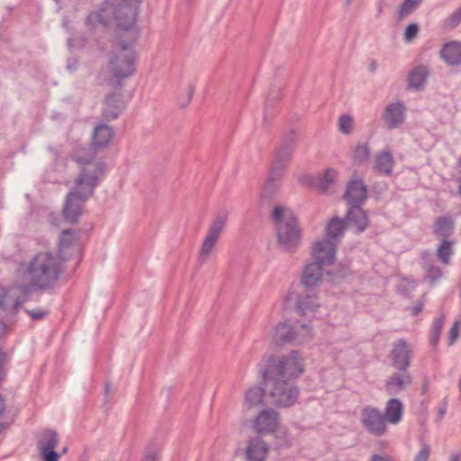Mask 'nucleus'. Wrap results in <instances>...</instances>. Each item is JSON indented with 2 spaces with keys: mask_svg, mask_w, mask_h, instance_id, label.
I'll list each match as a JSON object with an SVG mask.
<instances>
[{
  "mask_svg": "<svg viewBox=\"0 0 461 461\" xmlns=\"http://www.w3.org/2000/svg\"><path fill=\"white\" fill-rule=\"evenodd\" d=\"M304 372V359L297 350L281 357L263 359L258 373L269 388L272 403L276 407L293 406L298 400L299 389L293 380Z\"/></svg>",
  "mask_w": 461,
  "mask_h": 461,
  "instance_id": "nucleus-1",
  "label": "nucleus"
},
{
  "mask_svg": "<svg viewBox=\"0 0 461 461\" xmlns=\"http://www.w3.org/2000/svg\"><path fill=\"white\" fill-rule=\"evenodd\" d=\"M64 258L47 250L37 253L21 273L32 290L46 291L57 286L65 271Z\"/></svg>",
  "mask_w": 461,
  "mask_h": 461,
  "instance_id": "nucleus-2",
  "label": "nucleus"
},
{
  "mask_svg": "<svg viewBox=\"0 0 461 461\" xmlns=\"http://www.w3.org/2000/svg\"><path fill=\"white\" fill-rule=\"evenodd\" d=\"M138 6V0H121L117 5L105 1L98 12L88 15L87 23L93 27L96 24L106 27L113 23L120 30L128 32L130 40L133 41L137 38L134 23Z\"/></svg>",
  "mask_w": 461,
  "mask_h": 461,
  "instance_id": "nucleus-3",
  "label": "nucleus"
},
{
  "mask_svg": "<svg viewBox=\"0 0 461 461\" xmlns=\"http://www.w3.org/2000/svg\"><path fill=\"white\" fill-rule=\"evenodd\" d=\"M272 219L276 223L278 245L286 252H294L301 242V232L295 217L285 207L276 206Z\"/></svg>",
  "mask_w": 461,
  "mask_h": 461,
  "instance_id": "nucleus-4",
  "label": "nucleus"
},
{
  "mask_svg": "<svg viewBox=\"0 0 461 461\" xmlns=\"http://www.w3.org/2000/svg\"><path fill=\"white\" fill-rule=\"evenodd\" d=\"M332 246L329 242H315L312 248V262L307 264L302 274L301 282L306 287L318 285L323 276V267L331 265L335 258L332 257Z\"/></svg>",
  "mask_w": 461,
  "mask_h": 461,
  "instance_id": "nucleus-5",
  "label": "nucleus"
},
{
  "mask_svg": "<svg viewBox=\"0 0 461 461\" xmlns=\"http://www.w3.org/2000/svg\"><path fill=\"white\" fill-rule=\"evenodd\" d=\"M96 186L93 180L90 182H84L82 178L74 180V185L67 194L62 211L63 217L67 221L70 223L77 221L85 203L94 194Z\"/></svg>",
  "mask_w": 461,
  "mask_h": 461,
  "instance_id": "nucleus-6",
  "label": "nucleus"
},
{
  "mask_svg": "<svg viewBox=\"0 0 461 461\" xmlns=\"http://www.w3.org/2000/svg\"><path fill=\"white\" fill-rule=\"evenodd\" d=\"M98 149L94 148L93 144L88 147L83 146L75 149L72 158L80 165V171L75 179L82 178L84 182L93 180L94 185H98L105 168L104 163L96 159Z\"/></svg>",
  "mask_w": 461,
  "mask_h": 461,
  "instance_id": "nucleus-7",
  "label": "nucleus"
},
{
  "mask_svg": "<svg viewBox=\"0 0 461 461\" xmlns=\"http://www.w3.org/2000/svg\"><path fill=\"white\" fill-rule=\"evenodd\" d=\"M135 71V52L131 43L122 40L113 50L109 62L111 77L121 85L122 81Z\"/></svg>",
  "mask_w": 461,
  "mask_h": 461,
  "instance_id": "nucleus-8",
  "label": "nucleus"
},
{
  "mask_svg": "<svg viewBox=\"0 0 461 461\" xmlns=\"http://www.w3.org/2000/svg\"><path fill=\"white\" fill-rule=\"evenodd\" d=\"M312 338L311 329L304 324L290 326L285 322H280L274 328L272 343L276 347H284L286 344H302Z\"/></svg>",
  "mask_w": 461,
  "mask_h": 461,
  "instance_id": "nucleus-9",
  "label": "nucleus"
},
{
  "mask_svg": "<svg viewBox=\"0 0 461 461\" xmlns=\"http://www.w3.org/2000/svg\"><path fill=\"white\" fill-rule=\"evenodd\" d=\"M360 421L365 429L375 437L383 436L387 430L384 414L377 408L366 406L361 411Z\"/></svg>",
  "mask_w": 461,
  "mask_h": 461,
  "instance_id": "nucleus-10",
  "label": "nucleus"
},
{
  "mask_svg": "<svg viewBox=\"0 0 461 461\" xmlns=\"http://www.w3.org/2000/svg\"><path fill=\"white\" fill-rule=\"evenodd\" d=\"M412 351L407 341L401 339L393 344L391 360L393 366L399 371H405L411 366Z\"/></svg>",
  "mask_w": 461,
  "mask_h": 461,
  "instance_id": "nucleus-11",
  "label": "nucleus"
},
{
  "mask_svg": "<svg viewBox=\"0 0 461 461\" xmlns=\"http://www.w3.org/2000/svg\"><path fill=\"white\" fill-rule=\"evenodd\" d=\"M367 198V187L358 176H354L347 185L344 199L349 205H361Z\"/></svg>",
  "mask_w": 461,
  "mask_h": 461,
  "instance_id": "nucleus-12",
  "label": "nucleus"
},
{
  "mask_svg": "<svg viewBox=\"0 0 461 461\" xmlns=\"http://www.w3.org/2000/svg\"><path fill=\"white\" fill-rule=\"evenodd\" d=\"M59 438L55 431L47 430L43 432L38 442V448L44 461H58L59 454L55 451Z\"/></svg>",
  "mask_w": 461,
  "mask_h": 461,
  "instance_id": "nucleus-13",
  "label": "nucleus"
},
{
  "mask_svg": "<svg viewBox=\"0 0 461 461\" xmlns=\"http://www.w3.org/2000/svg\"><path fill=\"white\" fill-rule=\"evenodd\" d=\"M278 421V413L273 409H266L256 417L254 428L258 434H270L276 429Z\"/></svg>",
  "mask_w": 461,
  "mask_h": 461,
  "instance_id": "nucleus-14",
  "label": "nucleus"
},
{
  "mask_svg": "<svg viewBox=\"0 0 461 461\" xmlns=\"http://www.w3.org/2000/svg\"><path fill=\"white\" fill-rule=\"evenodd\" d=\"M348 225L345 220L339 217H333L326 226V238L317 242H329L332 246V257L335 258L336 249L339 240L344 235Z\"/></svg>",
  "mask_w": 461,
  "mask_h": 461,
  "instance_id": "nucleus-15",
  "label": "nucleus"
},
{
  "mask_svg": "<svg viewBox=\"0 0 461 461\" xmlns=\"http://www.w3.org/2000/svg\"><path fill=\"white\" fill-rule=\"evenodd\" d=\"M405 111L402 103H391L385 107L382 118L389 129H397L404 122Z\"/></svg>",
  "mask_w": 461,
  "mask_h": 461,
  "instance_id": "nucleus-16",
  "label": "nucleus"
},
{
  "mask_svg": "<svg viewBox=\"0 0 461 461\" xmlns=\"http://www.w3.org/2000/svg\"><path fill=\"white\" fill-rule=\"evenodd\" d=\"M412 383V376L408 370L393 373L385 380L384 387L388 394L394 395L404 391Z\"/></svg>",
  "mask_w": 461,
  "mask_h": 461,
  "instance_id": "nucleus-17",
  "label": "nucleus"
},
{
  "mask_svg": "<svg viewBox=\"0 0 461 461\" xmlns=\"http://www.w3.org/2000/svg\"><path fill=\"white\" fill-rule=\"evenodd\" d=\"M78 251L75 232L72 230H63L59 238V249L55 254L64 258V262H67L75 252Z\"/></svg>",
  "mask_w": 461,
  "mask_h": 461,
  "instance_id": "nucleus-18",
  "label": "nucleus"
},
{
  "mask_svg": "<svg viewBox=\"0 0 461 461\" xmlns=\"http://www.w3.org/2000/svg\"><path fill=\"white\" fill-rule=\"evenodd\" d=\"M347 225L354 228L357 233L363 232L368 226L369 221L366 212L361 205H350L346 219Z\"/></svg>",
  "mask_w": 461,
  "mask_h": 461,
  "instance_id": "nucleus-19",
  "label": "nucleus"
},
{
  "mask_svg": "<svg viewBox=\"0 0 461 461\" xmlns=\"http://www.w3.org/2000/svg\"><path fill=\"white\" fill-rule=\"evenodd\" d=\"M22 303L18 287L3 288L0 292V310L16 312Z\"/></svg>",
  "mask_w": 461,
  "mask_h": 461,
  "instance_id": "nucleus-20",
  "label": "nucleus"
},
{
  "mask_svg": "<svg viewBox=\"0 0 461 461\" xmlns=\"http://www.w3.org/2000/svg\"><path fill=\"white\" fill-rule=\"evenodd\" d=\"M295 142V133L291 131L276 149L274 160L288 166L292 160Z\"/></svg>",
  "mask_w": 461,
  "mask_h": 461,
  "instance_id": "nucleus-21",
  "label": "nucleus"
},
{
  "mask_svg": "<svg viewBox=\"0 0 461 461\" xmlns=\"http://www.w3.org/2000/svg\"><path fill=\"white\" fill-rule=\"evenodd\" d=\"M123 109L124 103L122 100V95L120 93L112 94L108 95L104 101L103 116L106 120H114L119 116Z\"/></svg>",
  "mask_w": 461,
  "mask_h": 461,
  "instance_id": "nucleus-22",
  "label": "nucleus"
},
{
  "mask_svg": "<svg viewBox=\"0 0 461 461\" xmlns=\"http://www.w3.org/2000/svg\"><path fill=\"white\" fill-rule=\"evenodd\" d=\"M395 166V160L389 149H383L375 155L374 170L383 176H391Z\"/></svg>",
  "mask_w": 461,
  "mask_h": 461,
  "instance_id": "nucleus-23",
  "label": "nucleus"
},
{
  "mask_svg": "<svg viewBox=\"0 0 461 461\" xmlns=\"http://www.w3.org/2000/svg\"><path fill=\"white\" fill-rule=\"evenodd\" d=\"M269 451L268 445L259 438H251L247 446L246 456L249 461H264Z\"/></svg>",
  "mask_w": 461,
  "mask_h": 461,
  "instance_id": "nucleus-24",
  "label": "nucleus"
},
{
  "mask_svg": "<svg viewBox=\"0 0 461 461\" xmlns=\"http://www.w3.org/2000/svg\"><path fill=\"white\" fill-rule=\"evenodd\" d=\"M440 57L449 66L461 64V42L452 41L444 44L440 50Z\"/></svg>",
  "mask_w": 461,
  "mask_h": 461,
  "instance_id": "nucleus-25",
  "label": "nucleus"
},
{
  "mask_svg": "<svg viewBox=\"0 0 461 461\" xmlns=\"http://www.w3.org/2000/svg\"><path fill=\"white\" fill-rule=\"evenodd\" d=\"M113 136L114 133L113 129L104 123H101L94 130L92 144L95 149H104L109 146Z\"/></svg>",
  "mask_w": 461,
  "mask_h": 461,
  "instance_id": "nucleus-26",
  "label": "nucleus"
},
{
  "mask_svg": "<svg viewBox=\"0 0 461 461\" xmlns=\"http://www.w3.org/2000/svg\"><path fill=\"white\" fill-rule=\"evenodd\" d=\"M455 221L450 215L439 216L435 220L434 234L442 240H447L454 233Z\"/></svg>",
  "mask_w": 461,
  "mask_h": 461,
  "instance_id": "nucleus-27",
  "label": "nucleus"
},
{
  "mask_svg": "<svg viewBox=\"0 0 461 461\" xmlns=\"http://www.w3.org/2000/svg\"><path fill=\"white\" fill-rule=\"evenodd\" d=\"M384 417L388 423L398 424L403 414V404L397 398L390 399L385 405Z\"/></svg>",
  "mask_w": 461,
  "mask_h": 461,
  "instance_id": "nucleus-28",
  "label": "nucleus"
},
{
  "mask_svg": "<svg viewBox=\"0 0 461 461\" xmlns=\"http://www.w3.org/2000/svg\"><path fill=\"white\" fill-rule=\"evenodd\" d=\"M244 405L247 409H256L265 405V390L261 387H251L244 395Z\"/></svg>",
  "mask_w": 461,
  "mask_h": 461,
  "instance_id": "nucleus-29",
  "label": "nucleus"
},
{
  "mask_svg": "<svg viewBox=\"0 0 461 461\" xmlns=\"http://www.w3.org/2000/svg\"><path fill=\"white\" fill-rule=\"evenodd\" d=\"M318 307H320V303L316 294H305L298 296L297 309L302 314L307 315Z\"/></svg>",
  "mask_w": 461,
  "mask_h": 461,
  "instance_id": "nucleus-30",
  "label": "nucleus"
},
{
  "mask_svg": "<svg viewBox=\"0 0 461 461\" xmlns=\"http://www.w3.org/2000/svg\"><path fill=\"white\" fill-rule=\"evenodd\" d=\"M338 172L333 168L325 170L316 182V187L321 194H327L336 182Z\"/></svg>",
  "mask_w": 461,
  "mask_h": 461,
  "instance_id": "nucleus-31",
  "label": "nucleus"
},
{
  "mask_svg": "<svg viewBox=\"0 0 461 461\" xmlns=\"http://www.w3.org/2000/svg\"><path fill=\"white\" fill-rule=\"evenodd\" d=\"M287 167L288 166L276 160L273 161L272 167L265 185L266 190H271L275 187V183L279 182L283 178Z\"/></svg>",
  "mask_w": 461,
  "mask_h": 461,
  "instance_id": "nucleus-32",
  "label": "nucleus"
},
{
  "mask_svg": "<svg viewBox=\"0 0 461 461\" xmlns=\"http://www.w3.org/2000/svg\"><path fill=\"white\" fill-rule=\"evenodd\" d=\"M428 77V70L425 67L420 66L413 68L408 77V86L411 89H420L425 83Z\"/></svg>",
  "mask_w": 461,
  "mask_h": 461,
  "instance_id": "nucleus-33",
  "label": "nucleus"
},
{
  "mask_svg": "<svg viewBox=\"0 0 461 461\" xmlns=\"http://www.w3.org/2000/svg\"><path fill=\"white\" fill-rule=\"evenodd\" d=\"M423 0H403L396 11V19L403 21L411 15Z\"/></svg>",
  "mask_w": 461,
  "mask_h": 461,
  "instance_id": "nucleus-34",
  "label": "nucleus"
},
{
  "mask_svg": "<svg viewBox=\"0 0 461 461\" xmlns=\"http://www.w3.org/2000/svg\"><path fill=\"white\" fill-rule=\"evenodd\" d=\"M454 241L448 240H441L437 248L436 255L438 260L446 266L449 265L450 263V258L454 253Z\"/></svg>",
  "mask_w": 461,
  "mask_h": 461,
  "instance_id": "nucleus-35",
  "label": "nucleus"
},
{
  "mask_svg": "<svg viewBox=\"0 0 461 461\" xmlns=\"http://www.w3.org/2000/svg\"><path fill=\"white\" fill-rule=\"evenodd\" d=\"M219 239L206 234L198 255V262L204 264L212 252Z\"/></svg>",
  "mask_w": 461,
  "mask_h": 461,
  "instance_id": "nucleus-36",
  "label": "nucleus"
},
{
  "mask_svg": "<svg viewBox=\"0 0 461 461\" xmlns=\"http://www.w3.org/2000/svg\"><path fill=\"white\" fill-rule=\"evenodd\" d=\"M445 321V315L441 313L437 317L432 323L430 330L429 343L432 347H437L439 341V337Z\"/></svg>",
  "mask_w": 461,
  "mask_h": 461,
  "instance_id": "nucleus-37",
  "label": "nucleus"
},
{
  "mask_svg": "<svg viewBox=\"0 0 461 461\" xmlns=\"http://www.w3.org/2000/svg\"><path fill=\"white\" fill-rule=\"evenodd\" d=\"M226 221H227L226 215H221V216L216 217L212 221V222L207 231V234L219 239L221 232L223 230V229L225 227Z\"/></svg>",
  "mask_w": 461,
  "mask_h": 461,
  "instance_id": "nucleus-38",
  "label": "nucleus"
},
{
  "mask_svg": "<svg viewBox=\"0 0 461 461\" xmlns=\"http://www.w3.org/2000/svg\"><path fill=\"white\" fill-rule=\"evenodd\" d=\"M9 328L7 324L0 321V336H5L8 333ZM8 361L7 354L0 348V381L4 379V366Z\"/></svg>",
  "mask_w": 461,
  "mask_h": 461,
  "instance_id": "nucleus-39",
  "label": "nucleus"
},
{
  "mask_svg": "<svg viewBox=\"0 0 461 461\" xmlns=\"http://www.w3.org/2000/svg\"><path fill=\"white\" fill-rule=\"evenodd\" d=\"M369 157L370 149L365 144L357 146L353 151V158L356 163H364Z\"/></svg>",
  "mask_w": 461,
  "mask_h": 461,
  "instance_id": "nucleus-40",
  "label": "nucleus"
},
{
  "mask_svg": "<svg viewBox=\"0 0 461 461\" xmlns=\"http://www.w3.org/2000/svg\"><path fill=\"white\" fill-rule=\"evenodd\" d=\"M461 23V6L455 10L444 22L446 28H455Z\"/></svg>",
  "mask_w": 461,
  "mask_h": 461,
  "instance_id": "nucleus-41",
  "label": "nucleus"
},
{
  "mask_svg": "<svg viewBox=\"0 0 461 461\" xmlns=\"http://www.w3.org/2000/svg\"><path fill=\"white\" fill-rule=\"evenodd\" d=\"M353 119L349 115H342L339 120V129L342 133L348 134L351 131Z\"/></svg>",
  "mask_w": 461,
  "mask_h": 461,
  "instance_id": "nucleus-42",
  "label": "nucleus"
},
{
  "mask_svg": "<svg viewBox=\"0 0 461 461\" xmlns=\"http://www.w3.org/2000/svg\"><path fill=\"white\" fill-rule=\"evenodd\" d=\"M420 28L417 23H411L408 24L404 31V41L406 42H411L413 39L417 37Z\"/></svg>",
  "mask_w": 461,
  "mask_h": 461,
  "instance_id": "nucleus-43",
  "label": "nucleus"
},
{
  "mask_svg": "<svg viewBox=\"0 0 461 461\" xmlns=\"http://www.w3.org/2000/svg\"><path fill=\"white\" fill-rule=\"evenodd\" d=\"M460 321H456L453 324V326L451 327L449 332H448V337H447V344L448 346H452L454 345V343L456 341V339H458L459 337V331H460Z\"/></svg>",
  "mask_w": 461,
  "mask_h": 461,
  "instance_id": "nucleus-44",
  "label": "nucleus"
},
{
  "mask_svg": "<svg viewBox=\"0 0 461 461\" xmlns=\"http://www.w3.org/2000/svg\"><path fill=\"white\" fill-rule=\"evenodd\" d=\"M426 271H427V276L431 281H436V280L439 279L442 276V271L437 266L429 265V266L427 267Z\"/></svg>",
  "mask_w": 461,
  "mask_h": 461,
  "instance_id": "nucleus-45",
  "label": "nucleus"
},
{
  "mask_svg": "<svg viewBox=\"0 0 461 461\" xmlns=\"http://www.w3.org/2000/svg\"><path fill=\"white\" fill-rule=\"evenodd\" d=\"M430 455V447L428 444H422L420 449L415 456L414 461H428Z\"/></svg>",
  "mask_w": 461,
  "mask_h": 461,
  "instance_id": "nucleus-46",
  "label": "nucleus"
},
{
  "mask_svg": "<svg viewBox=\"0 0 461 461\" xmlns=\"http://www.w3.org/2000/svg\"><path fill=\"white\" fill-rule=\"evenodd\" d=\"M25 312L33 319V320H41L48 314V311L42 309L36 310H25Z\"/></svg>",
  "mask_w": 461,
  "mask_h": 461,
  "instance_id": "nucleus-47",
  "label": "nucleus"
},
{
  "mask_svg": "<svg viewBox=\"0 0 461 461\" xmlns=\"http://www.w3.org/2000/svg\"><path fill=\"white\" fill-rule=\"evenodd\" d=\"M423 309V303L421 302H418L414 306L410 309L411 314L412 316L418 315Z\"/></svg>",
  "mask_w": 461,
  "mask_h": 461,
  "instance_id": "nucleus-48",
  "label": "nucleus"
},
{
  "mask_svg": "<svg viewBox=\"0 0 461 461\" xmlns=\"http://www.w3.org/2000/svg\"><path fill=\"white\" fill-rule=\"evenodd\" d=\"M157 459V453L156 452H148L142 461H156Z\"/></svg>",
  "mask_w": 461,
  "mask_h": 461,
  "instance_id": "nucleus-49",
  "label": "nucleus"
},
{
  "mask_svg": "<svg viewBox=\"0 0 461 461\" xmlns=\"http://www.w3.org/2000/svg\"><path fill=\"white\" fill-rule=\"evenodd\" d=\"M371 461H390V459L387 456H379V455H374L372 456V460Z\"/></svg>",
  "mask_w": 461,
  "mask_h": 461,
  "instance_id": "nucleus-50",
  "label": "nucleus"
},
{
  "mask_svg": "<svg viewBox=\"0 0 461 461\" xmlns=\"http://www.w3.org/2000/svg\"><path fill=\"white\" fill-rule=\"evenodd\" d=\"M384 11V5L382 2L378 3L377 5V14L376 17H380V15L383 14Z\"/></svg>",
  "mask_w": 461,
  "mask_h": 461,
  "instance_id": "nucleus-51",
  "label": "nucleus"
},
{
  "mask_svg": "<svg viewBox=\"0 0 461 461\" xmlns=\"http://www.w3.org/2000/svg\"><path fill=\"white\" fill-rule=\"evenodd\" d=\"M376 68H377V64H376V62H375V61H372V62L370 63V65H369V69H370V71L375 72V71L376 70Z\"/></svg>",
  "mask_w": 461,
  "mask_h": 461,
  "instance_id": "nucleus-52",
  "label": "nucleus"
},
{
  "mask_svg": "<svg viewBox=\"0 0 461 461\" xmlns=\"http://www.w3.org/2000/svg\"><path fill=\"white\" fill-rule=\"evenodd\" d=\"M450 461H459V456L457 455H453L451 456V460Z\"/></svg>",
  "mask_w": 461,
  "mask_h": 461,
  "instance_id": "nucleus-53",
  "label": "nucleus"
},
{
  "mask_svg": "<svg viewBox=\"0 0 461 461\" xmlns=\"http://www.w3.org/2000/svg\"><path fill=\"white\" fill-rule=\"evenodd\" d=\"M457 192L461 195V181H460V185L458 186Z\"/></svg>",
  "mask_w": 461,
  "mask_h": 461,
  "instance_id": "nucleus-54",
  "label": "nucleus"
},
{
  "mask_svg": "<svg viewBox=\"0 0 461 461\" xmlns=\"http://www.w3.org/2000/svg\"><path fill=\"white\" fill-rule=\"evenodd\" d=\"M193 93H194V89H193V87H190V95H189V98H191V96H192Z\"/></svg>",
  "mask_w": 461,
  "mask_h": 461,
  "instance_id": "nucleus-55",
  "label": "nucleus"
},
{
  "mask_svg": "<svg viewBox=\"0 0 461 461\" xmlns=\"http://www.w3.org/2000/svg\"><path fill=\"white\" fill-rule=\"evenodd\" d=\"M108 391H109V386H108V385H106V386H105V393H108Z\"/></svg>",
  "mask_w": 461,
  "mask_h": 461,
  "instance_id": "nucleus-56",
  "label": "nucleus"
},
{
  "mask_svg": "<svg viewBox=\"0 0 461 461\" xmlns=\"http://www.w3.org/2000/svg\"><path fill=\"white\" fill-rule=\"evenodd\" d=\"M347 1V4H350L352 2V0H346Z\"/></svg>",
  "mask_w": 461,
  "mask_h": 461,
  "instance_id": "nucleus-57",
  "label": "nucleus"
}]
</instances>
